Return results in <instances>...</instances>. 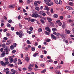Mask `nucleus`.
<instances>
[{"instance_id":"1","label":"nucleus","mask_w":74,"mask_h":74,"mask_svg":"<svg viewBox=\"0 0 74 74\" xmlns=\"http://www.w3.org/2000/svg\"><path fill=\"white\" fill-rule=\"evenodd\" d=\"M19 32H16V34H17V36H18L20 38H22V36H24V34H23V33H22V32L21 31H19Z\"/></svg>"},{"instance_id":"2","label":"nucleus","mask_w":74,"mask_h":74,"mask_svg":"<svg viewBox=\"0 0 74 74\" xmlns=\"http://www.w3.org/2000/svg\"><path fill=\"white\" fill-rule=\"evenodd\" d=\"M30 16H31L32 17L36 18H40V16L38 14L36 13H33L32 14H30Z\"/></svg>"},{"instance_id":"3","label":"nucleus","mask_w":74,"mask_h":74,"mask_svg":"<svg viewBox=\"0 0 74 74\" xmlns=\"http://www.w3.org/2000/svg\"><path fill=\"white\" fill-rule=\"evenodd\" d=\"M0 63H1L2 66H4V67H5L6 65H7V64H9V62H5L4 63L3 61H1L0 62Z\"/></svg>"},{"instance_id":"4","label":"nucleus","mask_w":74,"mask_h":74,"mask_svg":"<svg viewBox=\"0 0 74 74\" xmlns=\"http://www.w3.org/2000/svg\"><path fill=\"white\" fill-rule=\"evenodd\" d=\"M51 37L52 38L54 39V40H56V36H55V35H53V34H51Z\"/></svg>"},{"instance_id":"5","label":"nucleus","mask_w":74,"mask_h":74,"mask_svg":"<svg viewBox=\"0 0 74 74\" xmlns=\"http://www.w3.org/2000/svg\"><path fill=\"white\" fill-rule=\"evenodd\" d=\"M47 20H49L48 21V22H51V21H52L53 19H52L49 18V17H47Z\"/></svg>"},{"instance_id":"6","label":"nucleus","mask_w":74,"mask_h":74,"mask_svg":"<svg viewBox=\"0 0 74 74\" xmlns=\"http://www.w3.org/2000/svg\"><path fill=\"white\" fill-rule=\"evenodd\" d=\"M45 29L46 30H47V31H48L49 33H51V29H50V28H49V27H46Z\"/></svg>"},{"instance_id":"7","label":"nucleus","mask_w":74,"mask_h":74,"mask_svg":"<svg viewBox=\"0 0 74 74\" xmlns=\"http://www.w3.org/2000/svg\"><path fill=\"white\" fill-rule=\"evenodd\" d=\"M9 70V69H8V68H7L6 69H5L4 70V71H6V73L7 74H9V73H10V71H8V70Z\"/></svg>"},{"instance_id":"8","label":"nucleus","mask_w":74,"mask_h":74,"mask_svg":"<svg viewBox=\"0 0 74 74\" xmlns=\"http://www.w3.org/2000/svg\"><path fill=\"white\" fill-rule=\"evenodd\" d=\"M5 51H4L1 54V57H2V58L4 57V56H5Z\"/></svg>"},{"instance_id":"9","label":"nucleus","mask_w":74,"mask_h":74,"mask_svg":"<svg viewBox=\"0 0 74 74\" xmlns=\"http://www.w3.org/2000/svg\"><path fill=\"white\" fill-rule=\"evenodd\" d=\"M8 59L10 60V62H12L14 61V59H13V58L12 56H9Z\"/></svg>"},{"instance_id":"10","label":"nucleus","mask_w":74,"mask_h":74,"mask_svg":"<svg viewBox=\"0 0 74 74\" xmlns=\"http://www.w3.org/2000/svg\"><path fill=\"white\" fill-rule=\"evenodd\" d=\"M5 51H6V55H8V54L9 53H8V51H10V50L8 49H4Z\"/></svg>"},{"instance_id":"11","label":"nucleus","mask_w":74,"mask_h":74,"mask_svg":"<svg viewBox=\"0 0 74 74\" xmlns=\"http://www.w3.org/2000/svg\"><path fill=\"white\" fill-rule=\"evenodd\" d=\"M60 36L63 38H65V37H66V35L64 34H60Z\"/></svg>"},{"instance_id":"12","label":"nucleus","mask_w":74,"mask_h":74,"mask_svg":"<svg viewBox=\"0 0 74 74\" xmlns=\"http://www.w3.org/2000/svg\"><path fill=\"white\" fill-rule=\"evenodd\" d=\"M15 7V6L14 5H10L9 6V8H14Z\"/></svg>"},{"instance_id":"13","label":"nucleus","mask_w":74,"mask_h":74,"mask_svg":"<svg viewBox=\"0 0 74 74\" xmlns=\"http://www.w3.org/2000/svg\"><path fill=\"white\" fill-rule=\"evenodd\" d=\"M66 8L68 10H73V8L69 6H67L66 7Z\"/></svg>"},{"instance_id":"14","label":"nucleus","mask_w":74,"mask_h":74,"mask_svg":"<svg viewBox=\"0 0 74 74\" xmlns=\"http://www.w3.org/2000/svg\"><path fill=\"white\" fill-rule=\"evenodd\" d=\"M34 5L35 7H37V6H38V4H37V1H35L34 2Z\"/></svg>"},{"instance_id":"15","label":"nucleus","mask_w":74,"mask_h":74,"mask_svg":"<svg viewBox=\"0 0 74 74\" xmlns=\"http://www.w3.org/2000/svg\"><path fill=\"white\" fill-rule=\"evenodd\" d=\"M58 16V15L57 14H54L53 15L54 18H57Z\"/></svg>"},{"instance_id":"16","label":"nucleus","mask_w":74,"mask_h":74,"mask_svg":"<svg viewBox=\"0 0 74 74\" xmlns=\"http://www.w3.org/2000/svg\"><path fill=\"white\" fill-rule=\"evenodd\" d=\"M50 25L52 27H53V26H54V24H53V22H50Z\"/></svg>"},{"instance_id":"17","label":"nucleus","mask_w":74,"mask_h":74,"mask_svg":"<svg viewBox=\"0 0 74 74\" xmlns=\"http://www.w3.org/2000/svg\"><path fill=\"white\" fill-rule=\"evenodd\" d=\"M30 21L31 22H34L35 21H37V20L33 18L32 19H31Z\"/></svg>"},{"instance_id":"18","label":"nucleus","mask_w":74,"mask_h":74,"mask_svg":"<svg viewBox=\"0 0 74 74\" xmlns=\"http://www.w3.org/2000/svg\"><path fill=\"white\" fill-rule=\"evenodd\" d=\"M35 10H36V11H40V8L36 6L35 8Z\"/></svg>"},{"instance_id":"19","label":"nucleus","mask_w":74,"mask_h":74,"mask_svg":"<svg viewBox=\"0 0 74 74\" xmlns=\"http://www.w3.org/2000/svg\"><path fill=\"white\" fill-rule=\"evenodd\" d=\"M65 31L66 32L67 34H70V32H71L70 31L68 30L67 29H66Z\"/></svg>"},{"instance_id":"20","label":"nucleus","mask_w":74,"mask_h":74,"mask_svg":"<svg viewBox=\"0 0 74 74\" xmlns=\"http://www.w3.org/2000/svg\"><path fill=\"white\" fill-rule=\"evenodd\" d=\"M10 48L12 50V49H14V46H13V45H11L10 47Z\"/></svg>"},{"instance_id":"21","label":"nucleus","mask_w":74,"mask_h":74,"mask_svg":"<svg viewBox=\"0 0 74 74\" xmlns=\"http://www.w3.org/2000/svg\"><path fill=\"white\" fill-rule=\"evenodd\" d=\"M29 57H27L25 58V60L26 61H27V62H29Z\"/></svg>"},{"instance_id":"22","label":"nucleus","mask_w":74,"mask_h":74,"mask_svg":"<svg viewBox=\"0 0 74 74\" xmlns=\"http://www.w3.org/2000/svg\"><path fill=\"white\" fill-rule=\"evenodd\" d=\"M28 71H32L33 70V68H32V67L29 66L28 67Z\"/></svg>"},{"instance_id":"23","label":"nucleus","mask_w":74,"mask_h":74,"mask_svg":"<svg viewBox=\"0 0 74 74\" xmlns=\"http://www.w3.org/2000/svg\"><path fill=\"white\" fill-rule=\"evenodd\" d=\"M5 60L6 62H8V58H5Z\"/></svg>"},{"instance_id":"24","label":"nucleus","mask_w":74,"mask_h":74,"mask_svg":"<svg viewBox=\"0 0 74 74\" xmlns=\"http://www.w3.org/2000/svg\"><path fill=\"white\" fill-rule=\"evenodd\" d=\"M41 66L42 67H44L45 66V64H44V63H42L40 64Z\"/></svg>"},{"instance_id":"25","label":"nucleus","mask_w":74,"mask_h":74,"mask_svg":"<svg viewBox=\"0 0 74 74\" xmlns=\"http://www.w3.org/2000/svg\"><path fill=\"white\" fill-rule=\"evenodd\" d=\"M58 25L59 26H61L62 25V23L61 22H60L58 23Z\"/></svg>"},{"instance_id":"26","label":"nucleus","mask_w":74,"mask_h":74,"mask_svg":"<svg viewBox=\"0 0 74 74\" xmlns=\"http://www.w3.org/2000/svg\"><path fill=\"white\" fill-rule=\"evenodd\" d=\"M13 66V64H9L8 65V66H10V67H12Z\"/></svg>"},{"instance_id":"27","label":"nucleus","mask_w":74,"mask_h":74,"mask_svg":"<svg viewBox=\"0 0 74 74\" xmlns=\"http://www.w3.org/2000/svg\"><path fill=\"white\" fill-rule=\"evenodd\" d=\"M38 31L39 32H42V29L41 28H39L38 29Z\"/></svg>"},{"instance_id":"28","label":"nucleus","mask_w":74,"mask_h":74,"mask_svg":"<svg viewBox=\"0 0 74 74\" xmlns=\"http://www.w3.org/2000/svg\"><path fill=\"white\" fill-rule=\"evenodd\" d=\"M44 12V11H40L39 12V14H41V15H42Z\"/></svg>"},{"instance_id":"29","label":"nucleus","mask_w":74,"mask_h":74,"mask_svg":"<svg viewBox=\"0 0 74 74\" xmlns=\"http://www.w3.org/2000/svg\"><path fill=\"white\" fill-rule=\"evenodd\" d=\"M56 72L57 74H61V73L60 72V71H56Z\"/></svg>"},{"instance_id":"30","label":"nucleus","mask_w":74,"mask_h":74,"mask_svg":"<svg viewBox=\"0 0 74 74\" xmlns=\"http://www.w3.org/2000/svg\"><path fill=\"white\" fill-rule=\"evenodd\" d=\"M46 72V69H44L42 71H41V73H44Z\"/></svg>"},{"instance_id":"31","label":"nucleus","mask_w":74,"mask_h":74,"mask_svg":"<svg viewBox=\"0 0 74 74\" xmlns=\"http://www.w3.org/2000/svg\"><path fill=\"white\" fill-rule=\"evenodd\" d=\"M47 14H48L49 15L51 16V13L49 12L48 11H47L46 12Z\"/></svg>"},{"instance_id":"32","label":"nucleus","mask_w":74,"mask_h":74,"mask_svg":"<svg viewBox=\"0 0 74 74\" xmlns=\"http://www.w3.org/2000/svg\"><path fill=\"white\" fill-rule=\"evenodd\" d=\"M2 47L3 48H5V44L3 43L2 44Z\"/></svg>"},{"instance_id":"33","label":"nucleus","mask_w":74,"mask_h":74,"mask_svg":"<svg viewBox=\"0 0 74 74\" xmlns=\"http://www.w3.org/2000/svg\"><path fill=\"white\" fill-rule=\"evenodd\" d=\"M40 21L42 23V24H44V23H45V21L43 20H41Z\"/></svg>"},{"instance_id":"34","label":"nucleus","mask_w":74,"mask_h":74,"mask_svg":"<svg viewBox=\"0 0 74 74\" xmlns=\"http://www.w3.org/2000/svg\"><path fill=\"white\" fill-rule=\"evenodd\" d=\"M46 4H47V5H48V6H51V4H50V3H49V2L47 3H46Z\"/></svg>"},{"instance_id":"35","label":"nucleus","mask_w":74,"mask_h":74,"mask_svg":"<svg viewBox=\"0 0 74 74\" xmlns=\"http://www.w3.org/2000/svg\"><path fill=\"white\" fill-rule=\"evenodd\" d=\"M3 19L6 20V21H8V19H7V18L5 16H3Z\"/></svg>"},{"instance_id":"36","label":"nucleus","mask_w":74,"mask_h":74,"mask_svg":"<svg viewBox=\"0 0 74 74\" xmlns=\"http://www.w3.org/2000/svg\"><path fill=\"white\" fill-rule=\"evenodd\" d=\"M19 27H20V29H22V26L21 24V23H19Z\"/></svg>"},{"instance_id":"37","label":"nucleus","mask_w":74,"mask_h":74,"mask_svg":"<svg viewBox=\"0 0 74 74\" xmlns=\"http://www.w3.org/2000/svg\"><path fill=\"white\" fill-rule=\"evenodd\" d=\"M27 43L29 44H31V42L29 40H27Z\"/></svg>"},{"instance_id":"38","label":"nucleus","mask_w":74,"mask_h":74,"mask_svg":"<svg viewBox=\"0 0 74 74\" xmlns=\"http://www.w3.org/2000/svg\"><path fill=\"white\" fill-rule=\"evenodd\" d=\"M16 61H17V58H15L14 59V60L13 61L14 63H16Z\"/></svg>"},{"instance_id":"39","label":"nucleus","mask_w":74,"mask_h":74,"mask_svg":"<svg viewBox=\"0 0 74 74\" xmlns=\"http://www.w3.org/2000/svg\"><path fill=\"white\" fill-rule=\"evenodd\" d=\"M64 71L66 73H70V72L67 69L65 70Z\"/></svg>"},{"instance_id":"40","label":"nucleus","mask_w":74,"mask_h":74,"mask_svg":"<svg viewBox=\"0 0 74 74\" xmlns=\"http://www.w3.org/2000/svg\"><path fill=\"white\" fill-rule=\"evenodd\" d=\"M7 26L8 27H11V25L9 24V23H8L7 24Z\"/></svg>"},{"instance_id":"41","label":"nucleus","mask_w":74,"mask_h":74,"mask_svg":"<svg viewBox=\"0 0 74 74\" xmlns=\"http://www.w3.org/2000/svg\"><path fill=\"white\" fill-rule=\"evenodd\" d=\"M38 54V53H35L34 54V57H36V56Z\"/></svg>"},{"instance_id":"42","label":"nucleus","mask_w":74,"mask_h":74,"mask_svg":"<svg viewBox=\"0 0 74 74\" xmlns=\"http://www.w3.org/2000/svg\"><path fill=\"white\" fill-rule=\"evenodd\" d=\"M69 4L70 5H71V6H73V3L71 2H70L69 3Z\"/></svg>"},{"instance_id":"43","label":"nucleus","mask_w":74,"mask_h":74,"mask_svg":"<svg viewBox=\"0 0 74 74\" xmlns=\"http://www.w3.org/2000/svg\"><path fill=\"white\" fill-rule=\"evenodd\" d=\"M11 71L12 73H15V70L13 69H11Z\"/></svg>"},{"instance_id":"44","label":"nucleus","mask_w":74,"mask_h":74,"mask_svg":"<svg viewBox=\"0 0 74 74\" xmlns=\"http://www.w3.org/2000/svg\"><path fill=\"white\" fill-rule=\"evenodd\" d=\"M45 34L46 35H49V32H48L47 31L45 32Z\"/></svg>"},{"instance_id":"45","label":"nucleus","mask_w":74,"mask_h":74,"mask_svg":"<svg viewBox=\"0 0 74 74\" xmlns=\"http://www.w3.org/2000/svg\"><path fill=\"white\" fill-rule=\"evenodd\" d=\"M52 31H56L57 30V29L56 28H52Z\"/></svg>"},{"instance_id":"46","label":"nucleus","mask_w":74,"mask_h":74,"mask_svg":"<svg viewBox=\"0 0 74 74\" xmlns=\"http://www.w3.org/2000/svg\"><path fill=\"white\" fill-rule=\"evenodd\" d=\"M13 46L14 47H16V43H13Z\"/></svg>"},{"instance_id":"47","label":"nucleus","mask_w":74,"mask_h":74,"mask_svg":"<svg viewBox=\"0 0 74 74\" xmlns=\"http://www.w3.org/2000/svg\"><path fill=\"white\" fill-rule=\"evenodd\" d=\"M29 30L30 31H33V27H31L29 28Z\"/></svg>"},{"instance_id":"48","label":"nucleus","mask_w":74,"mask_h":74,"mask_svg":"<svg viewBox=\"0 0 74 74\" xmlns=\"http://www.w3.org/2000/svg\"><path fill=\"white\" fill-rule=\"evenodd\" d=\"M54 1L55 2H56L57 4H59V2H58V1L57 0H54Z\"/></svg>"},{"instance_id":"49","label":"nucleus","mask_w":74,"mask_h":74,"mask_svg":"<svg viewBox=\"0 0 74 74\" xmlns=\"http://www.w3.org/2000/svg\"><path fill=\"white\" fill-rule=\"evenodd\" d=\"M27 32L29 34H31V33H32V32L30 31L29 30H27Z\"/></svg>"},{"instance_id":"50","label":"nucleus","mask_w":74,"mask_h":74,"mask_svg":"<svg viewBox=\"0 0 74 74\" xmlns=\"http://www.w3.org/2000/svg\"><path fill=\"white\" fill-rule=\"evenodd\" d=\"M53 9L51 8L50 10L51 12V13H53Z\"/></svg>"},{"instance_id":"51","label":"nucleus","mask_w":74,"mask_h":74,"mask_svg":"<svg viewBox=\"0 0 74 74\" xmlns=\"http://www.w3.org/2000/svg\"><path fill=\"white\" fill-rule=\"evenodd\" d=\"M11 30L12 31H14V27H12L11 28Z\"/></svg>"},{"instance_id":"52","label":"nucleus","mask_w":74,"mask_h":74,"mask_svg":"<svg viewBox=\"0 0 74 74\" xmlns=\"http://www.w3.org/2000/svg\"><path fill=\"white\" fill-rule=\"evenodd\" d=\"M33 66V64H29V67H32Z\"/></svg>"},{"instance_id":"53","label":"nucleus","mask_w":74,"mask_h":74,"mask_svg":"<svg viewBox=\"0 0 74 74\" xmlns=\"http://www.w3.org/2000/svg\"><path fill=\"white\" fill-rule=\"evenodd\" d=\"M59 3L60 5H62V1H59Z\"/></svg>"},{"instance_id":"54","label":"nucleus","mask_w":74,"mask_h":74,"mask_svg":"<svg viewBox=\"0 0 74 74\" xmlns=\"http://www.w3.org/2000/svg\"><path fill=\"white\" fill-rule=\"evenodd\" d=\"M12 20H9L8 21V22L9 23H11V22H12Z\"/></svg>"},{"instance_id":"55","label":"nucleus","mask_w":74,"mask_h":74,"mask_svg":"<svg viewBox=\"0 0 74 74\" xmlns=\"http://www.w3.org/2000/svg\"><path fill=\"white\" fill-rule=\"evenodd\" d=\"M38 45V44L37 42H36L35 43V45L37 46V45Z\"/></svg>"},{"instance_id":"56","label":"nucleus","mask_w":74,"mask_h":74,"mask_svg":"<svg viewBox=\"0 0 74 74\" xmlns=\"http://www.w3.org/2000/svg\"><path fill=\"white\" fill-rule=\"evenodd\" d=\"M6 35L7 36H8V37H9L10 36V34L9 33H8L6 34Z\"/></svg>"},{"instance_id":"57","label":"nucleus","mask_w":74,"mask_h":74,"mask_svg":"<svg viewBox=\"0 0 74 74\" xmlns=\"http://www.w3.org/2000/svg\"><path fill=\"white\" fill-rule=\"evenodd\" d=\"M45 8H46V10H47V11H49V8L48 7L47 8V6H45Z\"/></svg>"},{"instance_id":"58","label":"nucleus","mask_w":74,"mask_h":74,"mask_svg":"<svg viewBox=\"0 0 74 74\" xmlns=\"http://www.w3.org/2000/svg\"><path fill=\"white\" fill-rule=\"evenodd\" d=\"M23 70L24 71L25 70H27V69L25 67H24L23 69Z\"/></svg>"},{"instance_id":"59","label":"nucleus","mask_w":74,"mask_h":74,"mask_svg":"<svg viewBox=\"0 0 74 74\" xmlns=\"http://www.w3.org/2000/svg\"><path fill=\"white\" fill-rule=\"evenodd\" d=\"M53 34H55V35H56L57 33H56V32L53 31Z\"/></svg>"},{"instance_id":"60","label":"nucleus","mask_w":74,"mask_h":74,"mask_svg":"<svg viewBox=\"0 0 74 74\" xmlns=\"http://www.w3.org/2000/svg\"><path fill=\"white\" fill-rule=\"evenodd\" d=\"M60 19H61V20H62V19H63V17L62 16H60Z\"/></svg>"},{"instance_id":"61","label":"nucleus","mask_w":74,"mask_h":74,"mask_svg":"<svg viewBox=\"0 0 74 74\" xmlns=\"http://www.w3.org/2000/svg\"><path fill=\"white\" fill-rule=\"evenodd\" d=\"M10 44H11V42H7L6 43V45H10Z\"/></svg>"},{"instance_id":"62","label":"nucleus","mask_w":74,"mask_h":74,"mask_svg":"<svg viewBox=\"0 0 74 74\" xmlns=\"http://www.w3.org/2000/svg\"><path fill=\"white\" fill-rule=\"evenodd\" d=\"M42 15L43 16H45V15H46V14H45V12H44V13H43Z\"/></svg>"},{"instance_id":"63","label":"nucleus","mask_w":74,"mask_h":74,"mask_svg":"<svg viewBox=\"0 0 74 74\" xmlns=\"http://www.w3.org/2000/svg\"><path fill=\"white\" fill-rule=\"evenodd\" d=\"M56 36H59L60 35V34L59 33H57L56 34Z\"/></svg>"},{"instance_id":"64","label":"nucleus","mask_w":74,"mask_h":74,"mask_svg":"<svg viewBox=\"0 0 74 74\" xmlns=\"http://www.w3.org/2000/svg\"><path fill=\"white\" fill-rule=\"evenodd\" d=\"M0 51H1V52H2L3 51V48H1L0 49Z\"/></svg>"}]
</instances>
